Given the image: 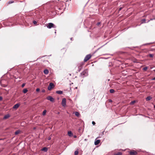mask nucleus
<instances>
[{"label":"nucleus","mask_w":155,"mask_h":155,"mask_svg":"<svg viewBox=\"0 0 155 155\" xmlns=\"http://www.w3.org/2000/svg\"><path fill=\"white\" fill-rule=\"evenodd\" d=\"M88 75V73L87 70H85L83 71L81 73L80 76L82 78L86 77Z\"/></svg>","instance_id":"1"},{"label":"nucleus","mask_w":155,"mask_h":155,"mask_svg":"<svg viewBox=\"0 0 155 155\" xmlns=\"http://www.w3.org/2000/svg\"><path fill=\"white\" fill-rule=\"evenodd\" d=\"M47 27L49 28H55V26L52 23H49L47 25Z\"/></svg>","instance_id":"2"},{"label":"nucleus","mask_w":155,"mask_h":155,"mask_svg":"<svg viewBox=\"0 0 155 155\" xmlns=\"http://www.w3.org/2000/svg\"><path fill=\"white\" fill-rule=\"evenodd\" d=\"M54 87V84L52 83H50L48 87V90H50L52 88H53Z\"/></svg>","instance_id":"3"},{"label":"nucleus","mask_w":155,"mask_h":155,"mask_svg":"<svg viewBox=\"0 0 155 155\" xmlns=\"http://www.w3.org/2000/svg\"><path fill=\"white\" fill-rule=\"evenodd\" d=\"M91 55L90 54L87 55L84 59V61L85 62L87 61L91 58Z\"/></svg>","instance_id":"4"},{"label":"nucleus","mask_w":155,"mask_h":155,"mask_svg":"<svg viewBox=\"0 0 155 155\" xmlns=\"http://www.w3.org/2000/svg\"><path fill=\"white\" fill-rule=\"evenodd\" d=\"M62 104L63 107H65V106L66 104V100L65 98H63L62 99Z\"/></svg>","instance_id":"5"},{"label":"nucleus","mask_w":155,"mask_h":155,"mask_svg":"<svg viewBox=\"0 0 155 155\" xmlns=\"http://www.w3.org/2000/svg\"><path fill=\"white\" fill-rule=\"evenodd\" d=\"M47 99L48 100L50 101L51 102H54V99L51 96H49L47 97Z\"/></svg>","instance_id":"6"},{"label":"nucleus","mask_w":155,"mask_h":155,"mask_svg":"<svg viewBox=\"0 0 155 155\" xmlns=\"http://www.w3.org/2000/svg\"><path fill=\"white\" fill-rule=\"evenodd\" d=\"M20 104L19 103L15 104L13 107V108L15 110L17 109L20 106Z\"/></svg>","instance_id":"7"},{"label":"nucleus","mask_w":155,"mask_h":155,"mask_svg":"<svg viewBox=\"0 0 155 155\" xmlns=\"http://www.w3.org/2000/svg\"><path fill=\"white\" fill-rule=\"evenodd\" d=\"M137 152L134 150L130 151V155H135L137 154Z\"/></svg>","instance_id":"8"},{"label":"nucleus","mask_w":155,"mask_h":155,"mask_svg":"<svg viewBox=\"0 0 155 155\" xmlns=\"http://www.w3.org/2000/svg\"><path fill=\"white\" fill-rule=\"evenodd\" d=\"M64 4V3L63 2H61L59 3L58 4V7L60 6V8H59V9H61V8L63 6Z\"/></svg>","instance_id":"9"},{"label":"nucleus","mask_w":155,"mask_h":155,"mask_svg":"<svg viewBox=\"0 0 155 155\" xmlns=\"http://www.w3.org/2000/svg\"><path fill=\"white\" fill-rule=\"evenodd\" d=\"M100 142V140H96L94 142V144L96 145H97Z\"/></svg>","instance_id":"10"},{"label":"nucleus","mask_w":155,"mask_h":155,"mask_svg":"<svg viewBox=\"0 0 155 155\" xmlns=\"http://www.w3.org/2000/svg\"><path fill=\"white\" fill-rule=\"evenodd\" d=\"M10 117V115H9V114H7L6 115H5L4 117H3V119H7L9 117Z\"/></svg>","instance_id":"11"},{"label":"nucleus","mask_w":155,"mask_h":155,"mask_svg":"<svg viewBox=\"0 0 155 155\" xmlns=\"http://www.w3.org/2000/svg\"><path fill=\"white\" fill-rule=\"evenodd\" d=\"M41 150L45 152H46L48 150V149L46 147H44Z\"/></svg>","instance_id":"12"},{"label":"nucleus","mask_w":155,"mask_h":155,"mask_svg":"<svg viewBox=\"0 0 155 155\" xmlns=\"http://www.w3.org/2000/svg\"><path fill=\"white\" fill-rule=\"evenodd\" d=\"M74 113L75 115L78 117H79V116L80 115L79 113L78 112L76 111L74 112Z\"/></svg>","instance_id":"13"},{"label":"nucleus","mask_w":155,"mask_h":155,"mask_svg":"<svg viewBox=\"0 0 155 155\" xmlns=\"http://www.w3.org/2000/svg\"><path fill=\"white\" fill-rule=\"evenodd\" d=\"M68 134L69 136L71 137L72 136L73 134L71 131H69L68 132Z\"/></svg>","instance_id":"14"},{"label":"nucleus","mask_w":155,"mask_h":155,"mask_svg":"<svg viewBox=\"0 0 155 155\" xmlns=\"http://www.w3.org/2000/svg\"><path fill=\"white\" fill-rule=\"evenodd\" d=\"M49 71L47 69H45L44 71V73L45 74H47L48 73Z\"/></svg>","instance_id":"15"},{"label":"nucleus","mask_w":155,"mask_h":155,"mask_svg":"<svg viewBox=\"0 0 155 155\" xmlns=\"http://www.w3.org/2000/svg\"><path fill=\"white\" fill-rule=\"evenodd\" d=\"M152 99V97L150 96H148L146 98L147 101H149Z\"/></svg>","instance_id":"16"},{"label":"nucleus","mask_w":155,"mask_h":155,"mask_svg":"<svg viewBox=\"0 0 155 155\" xmlns=\"http://www.w3.org/2000/svg\"><path fill=\"white\" fill-rule=\"evenodd\" d=\"M56 93L58 94H62L63 93V91H56Z\"/></svg>","instance_id":"17"},{"label":"nucleus","mask_w":155,"mask_h":155,"mask_svg":"<svg viewBox=\"0 0 155 155\" xmlns=\"http://www.w3.org/2000/svg\"><path fill=\"white\" fill-rule=\"evenodd\" d=\"M20 132V130H18L15 132V134L17 135V134H19Z\"/></svg>","instance_id":"18"},{"label":"nucleus","mask_w":155,"mask_h":155,"mask_svg":"<svg viewBox=\"0 0 155 155\" xmlns=\"http://www.w3.org/2000/svg\"><path fill=\"white\" fill-rule=\"evenodd\" d=\"M122 153L120 152H118L117 153L114 154V155H122Z\"/></svg>","instance_id":"19"},{"label":"nucleus","mask_w":155,"mask_h":155,"mask_svg":"<svg viewBox=\"0 0 155 155\" xmlns=\"http://www.w3.org/2000/svg\"><path fill=\"white\" fill-rule=\"evenodd\" d=\"M27 91H28V90L26 89H24L23 90V92L25 94L26 93Z\"/></svg>","instance_id":"20"},{"label":"nucleus","mask_w":155,"mask_h":155,"mask_svg":"<svg viewBox=\"0 0 155 155\" xmlns=\"http://www.w3.org/2000/svg\"><path fill=\"white\" fill-rule=\"evenodd\" d=\"M110 92L111 93H113L114 92V90L113 89H111L110 91Z\"/></svg>","instance_id":"21"},{"label":"nucleus","mask_w":155,"mask_h":155,"mask_svg":"<svg viewBox=\"0 0 155 155\" xmlns=\"http://www.w3.org/2000/svg\"><path fill=\"white\" fill-rule=\"evenodd\" d=\"M146 19H142L141 20V23H145Z\"/></svg>","instance_id":"22"},{"label":"nucleus","mask_w":155,"mask_h":155,"mask_svg":"<svg viewBox=\"0 0 155 155\" xmlns=\"http://www.w3.org/2000/svg\"><path fill=\"white\" fill-rule=\"evenodd\" d=\"M135 102H136L135 101H131V102H130V104L131 105H133L135 103Z\"/></svg>","instance_id":"23"},{"label":"nucleus","mask_w":155,"mask_h":155,"mask_svg":"<svg viewBox=\"0 0 155 155\" xmlns=\"http://www.w3.org/2000/svg\"><path fill=\"white\" fill-rule=\"evenodd\" d=\"M46 112V110H44L42 114L43 115H45Z\"/></svg>","instance_id":"24"},{"label":"nucleus","mask_w":155,"mask_h":155,"mask_svg":"<svg viewBox=\"0 0 155 155\" xmlns=\"http://www.w3.org/2000/svg\"><path fill=\"white\" fill-rule=\"evenodd\" d=\"M78 153V150H76L74 152V155H77Z\"/></svg>","instance_id":"25"},{"label":"nucleus","mask_w":155,"mask_h":155,"mask_svg":"<svg viewBox=\"0 0 155 155\" xmlns=\"http://www.w3.org/2000/svg\"><path fill=\"white\" fill-rule=\"evenodd\" d=\"M14 2L13 1H10L8 2V4H10L13 3Z\"/></svg>","instance_id":"26"},{"label":"nucleus","mask_w":155,"mask_h":155,"mask_svg":"<svg viewBox=\"0 0 155 155\" xmlns=\"http://www.w3.org/2000/svg\"><path fill=\"white\" fill-rule=\"evenodd\" d=\"M148 68H147V67H144L143 69V70L144 71H146L147 70V69Z\"/></svg>","instance_id":"27"},{"label":"nucleus","mask_w":155,"mask_h":155,"mask_svg":"<svg viewBox=\"0 0 155 155\" xmlns=\"http://www.w3.org/2000/svg\"><path fill=\"white\" fill-rule=\"evenodd\" d=\"M149 57L150 58H152L153 57V55L152 54H150L149 55Z\"/></svg>","instance_id":"28"},{"label":"nucleus","mask_w":155,"mask_h":155,"mask_svg":"<svg viewBox=\"0 0 155 155\" xmlns=\"http://www.w3.org/2000/svg\"><path fill=\"white\" fill-rule=\"evenodd\" d=\"M123 6L120 7V8H119V11H120V10H121L123 8Z\"/></svg>","instance_id":"29"},{"label":"nucleus","mask_w":155,"mask_h":155,"mask_svg":"<svg viewBox=\"0 0 155 155\" xmlns=\"http://www.w3.org/2000/svg\"><path fill=\"white\" fill-rule=\"evenodd\" d=\"M37 23V22L36 21H33V23L35 25Z\"/></svg>","instance_id":"30"},{"label":"nucleus","mask_w":155,"mask_h":155,"mask_svg":"<svg viewBox=\"0 0 155 155\" xmlns=\"http://www.w3.org/2000/svg\"><path fill=\"white\" fill-rule=\"evenodd\" d=\"M39 91H40V89L39 88H37L36 89V91L37 92H38Z\"/></svg>","instance_id":"31"},{"label":"nucleus","mask_w":155,"mask_h":155,"mask_svg":"<svg viewBox=\"0 0 155 155\" xmlns=\"http://www.w3.org/2000/svg\"><path fill=\"white\" fill-rule=\"evenodd\" d=\"M41 92L42 93H44L45 92V90L44 89H42L41 90Z\"/></svg>","instance_id":"32"},{"label":"nucleus","mask_w":155,"mask_h":155,"mask_svg":"<svg viewBox=\"0 0 155 155\" xmlns=\"http://www.w3.org/2000/svg\"><path fill=\"white\" fill-rule=\"evenodd\" d=\"M51 137L49 136L48 138V140H50L51 139Z\"/></svg>","instance_id":"33"},{"label":"nucleus","mask_w":155,"mask_h":155,"mask_svg":"<svg viewBox=\"0 0 155 155\" xmlns=\"http://www.w3.org/2000/svg\"><path fill=\"white\" fill-rule=\"evenodd\" d=\"M92 124L93 125H94L95 124V122H94V121H92Z\"/></svg>","instance_id":"34"},{"label":"nucleus","mask_w":155,"mask_h":155,"mask_svg":"<svg viewBox=\"0 0 155 155\" xmlns=\"http://www.w3.org/2000/svg\"><path fill=\"white\" fill-rule=\"evenodd\" d=\"M25 85V84H22V85H21V87H23Z\"/></svg>","instance_id":"35"},{"label":"nucleus","mask_w":155,"mask_h":155,"mask_svg":"<svg viewBox=\"0 0 155 155\" xmlns=\"http://www.w3.org/2000/svg\"><path fill=\"white\" fill-rule=\"evenodd\" d=\"M2 98L1 96H0V101H2Z\"/></svg>","instance_id":"36"},{"label":"nucleus","mask_w":155,"mask_h":155,"mask_svg":"<svg viewBox=\"0 0 155 155\" xmlns=\"http://www.w3.org/2000/svg\"><path fill=\"white\" fill-rule=\"evenodd\" d=\"M152 80H155V77L152 79Z\"/></svg>","instance_id":"37"},{"label":"nucleus","mask_w":155,"mask_h":155,"mask_svg":"<svg viewBox=\"0 0 155 155\" xmlns=\"http://www.w3.org/2000/svg\"><path fill=\"white\" fill-rule=\"evenodd\" d=\"M100 24V22H98V23H97V25H99Z\"/></svg>","instance_id":"38"},{"label":"nucleus","mask_w":155,"mask_h":155,"mask_svg":"<svg viewBox=\"0 0 155 155\" xmlns=\"http://www.w3.org/2000/svg\"><path fill=\"white\" fill-rule=\"evenodd\" d=\"M149 44H150V43H147V44H145L144 45H149Z\"/></svg>","instance_id":"39"},{"label":"nucleus","mask_w":155,"mask_h":155,"mask_svg":"<svg viewBox=\"0 0 155 155\" xmlns=\"http://www.w3.org/2000/svg\"><path fill=\"white\" fill-rule=\"evenodd\" d=\"M72 39H73V38H71V40H72Z\"/></svg>","instance_id":"40"},{"label":"nucleus","mask_w":155,"mask_h":155,"mask_svg":"<svg viewBox=\"0 0 155 155\" xmlns=\"http://www.w3.org/2000/svg\"><path fill=\"white\" fill-rule=\"evenodd\" d=\"M109 101L110 102H112V101L111 100H109Z\"/></svg>","instance_id":"41"},{"label":"nucleus","mask_w":155,"mask_h":155,"mask_svg":"<svg viewBox=\"0 0 155 155\" xmlns=\"http://www.w3.org/2000/svg\"><path fill=\"white\" fill-rule=\"evenodd\" d=\"M154 107L155 109V105L154 106Z\"/></svg>","instance_id":"42"},{"label":"nucleus","mask_w":155,"mask_h":155,"mask_svg":"<svg viewBox=\"0 0 155 155\" xmlns=\"http://www.w3.org/2000/svg\"><path fill=\"white\" fill-rule=\"evenodd\" d=\"M74 137L75 138H76V136H74Z\"/></svg>","instance_id":"43"},{"label":"nucleus","mask_w":155,"mask_h":155,"mask_svg":"<svg viewBox=\"0 0 155 155\" xmlns=\"http://www.w3.org/2000/svg\"><path fill=\"white\" fill-rule=\"evenodd\" d=\"M75 89H77V87H75Z\"/></svg>","instance_id":"44"},{"label":"nucleus","mask_w":155,"mask_h":155,"mask_svg":"<svg viewBox=\"0 0 155 155\" xmlns=\"http://www.w3.org/2000/svg\"><path fill=\"white\" fill-rule=\"evenodd\" d=\"M58 114H59V112H58Z\"/></svg>","instance_id":"45"},{"label":"nucleus","mask_w":155,"mask_h":155,"mask_svg":"<svg viewBox=\"0 0 155 155\" xmlns=\"http://www.w3.org/2000/svg\"><path fill=\"white\" fill-rule=\"evenodd\" d=\"M150 20H149L147 22H148L149 21H150Z\"/></svg>","instance_id":"46"},{"label":"nucleus","mask_w":155,"mask_h":155,"mask_svg":"<svg viewBox=\"0 0 155 155\" xmlns=\"http://www.w3.org/2000/svg\"><path fill=\"white\" fill-rule=\"evenodd\" d=\"M153 19H151L150 20H152Z\"/></svg>","instance_id":"47"},{"label":"nucleus","mask_w":155,"mask_h":155,"mask_svg":"<svg viewBox=\"0 0 155 155\" xmlns=\"http://www.w3.org/2000/svg\"><path fill=\"white\" fill-rule=\"evenodd\" d=\"M56 33V31H55V33Z\"/></svg>","instance_id":"48"},{"label":"nucleus","mask_w":155,"mask_h":155,"mask_svg":"<svg viewBox=\"0 0 155 155\" xmlns=\"http://www.w3.org/2000/svg\"><path fill=\"white\" fill-rule=\"evenodd\" d=\"M154 71L155 72V69L154 70Z\"/></svg>","instance_id":"49"}]
</instances>
